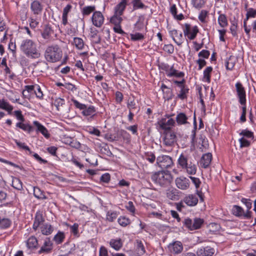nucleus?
I'll return each mask as SVG.
<instances>
[{
	"label": "nucleus",
	"mask_w": 256,
	"mask_h": 256,
	"mask_svg": "<svg viewBox=\"0 0 256 256\" xmlns=\"http://www.w3.org/2000/svg\"><path fill=\"white\" fill-rule=\"evenodd\" d=\"M20 48L21 51L27 56L32 58H38L40 54L36 48V44L32 40L26 39L22 41Z\"/></svg>",
	"instance_id": "nucleus-1"
},
{
	"label": "nucleus",
	"mask_w": 256,
	"mask_h": 256,
	"mask_svg": "<svg viewBox=\"0 0 256 256\" xmlns=\"http://www.w3.org/2000/svg\"><path fill=\"white\" fill-rule=\"evenodd\" d=\"M62 54V50L58 44H52L46 48L44 56L47 62H56L60 60Z\"/></svg>",
	"instance_id": "nucleus-2"
},
{
	"label": "nucleus",
	"mask_w": 256,
	"mask_h": 256,
	"mask_svg": "<svg viewBox=\"0 0 256 256\" xmlns=\"http://www.w3.org/2000/svg\"><path fill=\"white\" fill-rule=\"evenodd\" d=\"M151 178L155 184L166 188L170 185L172 177L170 172L162 170L153 174Z\"/></svg>",
	"instance_id": "nucleus-3"
},
{
	"label": "nucleus",
	"mask_w": 256,
	"mask_h": 256,
	"mask_svg": "<svg viewBox=\"0 0 256 256\" xmlns=\"http://www.w3.org/2000/svg\"><path fill=\"white\" fill-rule=\"evenodd\" d=\"M172 157L167 155H160L156 159V164L162 169L170 168L174 166Z\"/></svg>",
	"instance_id": "nucleus-4"
},
{
	"label": "nucleus",
	"mask_w": 256,
	"mask_h": 256,
	"mask_svg": "<svg viewBox=\"0 0 256 256\" xmlns=\"http://www.w3.org/2000/svg\"><path fill=\"white\" fill-rule=\"evenodd\" d=\"M183 31L185 36H187L190 40H193L196 38L199 30L196 26L192 28L190 24H186Z\"/></svg>",
	"instance_id": "nucleus-5"
},
{
	"label": "nucleus",
	"mask_w": 256,
	"mask_h": 256,
	"mask_svg": "<svg viewBox=\"0 0 256 256\" xmlns=\"http://www.w3.org/2000/svg\"><path fill=\"white\" fill-rule=\"evenodd\" d=\"M236 90L240 103L244 106L246 104V93L244 88L240 82L236 84Z\"/></svg>",
	"instance_id": "nucleus-6"
},
{
	"label": "nucleus",
	"mask_w": 256,
	"mask_h": 256,
	"mask_svg": "<svg viewBox=\"0 0 256 256\" xmlns=\"http://www.w3.org/2000/svg\"><path fill=\"white\" fill-rule=\"evenodd\" d=\"M92 19L93 24L98 28L100 27L104 22V17L100 11L94 12Z\"/></svg>",
	"instance_id": "nucleus-7"
},
{
	"label": "nucleus",
	"mask_w": 256,
	"mask_h": 256,
	"mask_svg": "<svg viewBox=\"0 0 256 256\" xmlns=\"http://www.w3.org/2000/svg\"><path fill=\"white\" fill-rule=\"evenodd\" d=\"M30 9L34 16H40L43 10V6L38 0H34L31 2Z\"/></svg>",
	"instance_id": "nucleus-8"
},
{
	"label": "nucleus",
	"mask_w": 256,
	"mask_h": 256,
	"mask_svg": "<svg viewBox=\"0 0 256 256\" xmlns=\"http://www.w3.org/2000/svg\"><path fill=\"white\" fill-rule=\"evenodd\" d=\"M176 135L174 132L167 131L164 138V144L166 146H172L176 141Z\"/></svg>",
	"instance_id": "nucleus-9"
},
{
	"label": "nucleus",
	"mask_w": 256,
	"mask_h": 256,
	"mask_svg": "<svg viewBox=\"0 0 256 256\" xmlns=\"http://www.w3.org/2000/svg\"><path fill=\"white\" fill-rule=\"evenodd\" d=\"M52 245L53 244L50 238H46L44 240L43 245L38 250V253L41 254L42 253L48 254L52 250Z\"/></svg>",
	"instance_id": "nucleus-10"
},
{
	"label": "nucleus",
	"mask_w": 256,
	"mask_h": 256,
	"mask_svg": "<svg viewBox=\"0 0 256 256\" xmlns=\"http://www.w3.org/2000/svg\"><path fill=\"white\" fill-rule=\"evenodd\" d=\"M175 182L176 186L180 189L184 190L188 189L190 186V180L186 178H177Z\"/></svg>",
	"instance_id": "nucleus-11"
},
{
	"label": "nucleus",
	"mask_w": 256,
	"mask_h": 256,
	"mask_svg": "<svg viewBox=\"0 0 256 256\" xmlns=\"http://www.w3.org/2000/svg\"><path fill=\"white\" fill-rule=\"evenodd\" d=\"M214 249L210 246L201 247L196 251L198 256H212L214 253Z\"/></svg>",
	"instance_id": "nucleus-12"
},
{
	"label": "nucleus",
	"mask_w": 256,
	"mask_h": 256,
	"mask_svg": "<svg viewBox=\"0 0 256 256\" xmlns=\"http://www.w3.org/2000/svg\"><path fill=\"white\" fill-rule=\"evenodd\" d=\"M168 248L170 252L174 254H180L183 250L182 244L179 241H176L170 244Z\"/></svg>",
	"instance_id": "nucleus-13"
},
{
	"label": "nucleus",
	"mask_w": 256,
	"mask_h": 256,
	"mask_svg": "<svg viewBox=\"0 0 256 256\" xmlns=\"http://www.w3.org/2000/svg\"><path fill=\"white\" fill-rule=\"evenodd\" d=\"M158 123L162 130L170 131L171 127L175 124V121L172 118H169L168 120L166 118H162Z\"/></svg>",
	"instance_id": "nucleus-14"
},
{
	"label": "nucleus",
	"mask_w": 256,
	"mask_h": 256,
	"mask_svg": "<svg viewBox=\"0 0 256 256\" xmlns=\"http://www.w3.org/2000/svg\"><path fill=\"white\" fill-rule=\"evenodd\" d=\"M232 214L236 216H244V218H248L250 216V212L247 211L244 213V210L242 208L238 206L234 205L232 208Z\"/></svg>",
	"instance_id": "nucleus-15"
},
{
	"label": "nucleus",
	"mask_w": 256,
	"mask_h": 256,
	"mask_svg": "<svg viewBox=\"0 0 256 256\" xmlns=\"http://www.w3.org/2000/svg\"><path fill=\"white\" fill-rule=\"evenodd\" d=\"M34 125L36 127L37 132H40L46 138H48L50 134L47 129L38 121L35 120L33 122Z\"/></svg>",
	"instance_id": "nucleus-16"
},
{
	"label": "nucleus",
	"mask_w": 256,
	"mask_h": 256,
	"mask_svg": "<svg viewBox=\"0 0 256 256\" xmlns=\"http://www.w3.org/2000/svg\"><path fill=\"white\" fill-rule=\"evenodd\" d=\"M170 34L174 42L179 46L182 43V32L178 33L176 30H173L170 31Z\"/></svg>",
	"instance_id": "nucleus-17"
},
{
	"label": "nucleus",
	"mask_w": 256,
	"mask_h": 256,
	"mask_svg": "<svg viewBox=\"0 0 256 256\" xmlns=\"http://www.w3.org/2000/svg\"><path fill=\"white\" fill-rule=\"evenodd\" d=\"M44 221L42 214L40 212H37L36 214L34 222L32 226V228L34 230H36L40 226Z\"/></svg>",
	"instance_id": "nucleus-18"
},
{
	"label": "nucleus",
	"mask_w": 256,
	"mask_h": 256,
	"mask_svg": "<svg viewBox=\"0 0 256 256\" xmlns=\"http://www.w3.org/2000/svg\"><path fill=\"white\" fill-rule=\"evenodd\" d=\"M183 202L188 206H194L198 204V198L196 195L188 194L184 198Z\"/></svg>",
	"instance_id": "nucleus-19"
},
{
	"label": "nucleus",
	"mask_w": 256,
	"mask_h": 256,
	"mask_svg": "<svg viewBox=\"0 0 256 256\" xmlns=\"http://www.w3.org/2000/svg\"><path fill=\"white\" fill-rule=\"evenodd\" d=\"M96 110L94 106H90L88 107L86 106V108L82 111V114L84 116H90V117L88 118V120L91 121L96 115Z\"/></svg>",
	"instance_id": "nucleus-20"
},
{
	"label": "nucleus",
	"mask_w": 256,
	"mask_h": 256,
	"mask_svg": "<svg viewBox=\"0 0 256 256\" xmlns=\"http://www.w3.org/2000/svg\"><path fill=\"white\" fill-rule=\"evenodd\" d=\"M212 160V154L211 153H207L202 155L200 160V164L204 168H207L210 164Z\"/></svg>",
	"instance_id": "nucleus-21"
},
{
	"label": "nucleus",
	"mask_w": 256,
	"mask_h": 256,
	"mask_svg": "<svg viewBox=\"0 0 256 256\" xmlns=\"http://www.w3.org/2000/svg\"><path fill=\"white\" fill-rule=\"evenodd\" d=\"M127 5L126 0H122L114 8V13L116 14L122 16Z\"/></svg>",
	"instance_id": "nucleus-22"
},
{
	"label": "nucleus",
	"mask_w": 256,
	"mask_h": 256,
	"mask_svg": "<svg viewBox=\"0 0 256 256\" xmlns=\"http://www.w3.org/2000/svg\"><path fill=\"white\" fill-rule=\"evenodd\" d=\"M186 170V172L190 175H194L196 174L197 168L195 164L191 161L187 162L185 168H181Z\"/></svg>",
	"instance_id": "nucleus-23"
},
{
	"label": "nucleus",
	"mask_w": 256,
	"mask_h": 256,
	"mask_svg": "<svg viewBox=\"0 0 256 256\" xmlns=\"http://www.w3.org/2000/svg\"><path fill=\"white\" fill-rule=\"evenodd\" d=\"M166 197L173 200H176L179 198L178 190L176 188H170L166 190Z\"/></svg>",
	"instance_id": "nucleus-24"
},
{
	"label": "nucleus",
	"mask_w": 256,
	"mask_h": 256,
	"mask_svg": "<svg viewBox=\"0 0 256 256\" xmlns=\"http://www.w3.org/2000/svg\"><path fill=\"white\" fill-rule=\"evenodd\" d=\"M40 230L42 234L48 236L52 234L54 229L50 224L45 223L41 226Z\"/></svg>",
	"instance_id": "nucleus-25"
},
{
	"label": "nucleus",
	"mask_w": 256,
	"mask_h": 256,
	"mask_svg": "<svg viewBox=\"0 0 256 256\" xmlns=\"http://www.w3.org/2000/svg\"><path fill=\"white\" fill-rule=\"evenodd\" d=\"M24 122H17L16 124V126L30 134L34 130V128L29 124H24Z\"/></svg>",
	"instance_id": "nucleus-26"
},
{
	"label": "nucleus",
	"mask_w": 256,
	"mask_h": 256,
	"mask_svg": "<svg viewBox=\"0 0 256 256\" xmlns=\"http://www.w3.org/2000/svg\"><path fill=\"white\" fill-rule=\"evenodd\" d=\"M188 162V156L182 153L180 154L178 160V164L180 168H185Z\"/></svg>",
	"instance_id": "nucleus-27"
},
{
	"label": "nucleus",
	"mask_w": 256,
	"mask_h": 256,
	"mask_svg": "<svg viewBox=\"0 0 256 256\" xmlns=\"http://www.w3.org/2000/svg\"><path fill=\"white\" fill-rule=\"evenodd\" d=\"M72 6L68 4H67L63 10V13L62 16V23L64 25L66 26L68 24V14L70 11Z\"/></svg>",
	"instance_id": "nucleus-28"
},
{
	"label": "nucleus",
	"mask_w": 256,
	"mask_h": 256,
	"mask_svg": "<svg viewBox=\"0 0 256 256\" xmlns=\"http://www.w3.org/2000/svg\"><path fill=\"white\" fill-rule=\"evenodd\" d=\"M110 244L112 248L116 250H118L122 247V242L120 238L118 239H111L110 242Z\"/></svg>",
	"instance_id": "nucleus-29"
},
{
	"label": "nucleus",
	"mask_w": 256,
	"mask_h": 256,
	"mask_svg": "<svg viewBox=\"0 0 256 256\" xmlns=\"http://www.w3.org/2000/svg\"><path fill=\"white\" fill-rule=\"evenodd\" d=\"M236 62V58L234 56H230L226 62V68L228 70H232Z\"/></svg>",
	"instance_id": "nucleus-30"
},
{
	"label": "nucleus",
	"mask_w": 256,
	"mask_h": 256,
	"mask_svg": "<svg viewBox=\"0 0 256 256\" xmlns=\"http://www.w3.org/2000/svg\"><path fill=\"white\" fill-rule=\"evenodd\" d=\"M188 116L183 112L178 114L176 117V121L180 125L188 124Z\"/></svg>",
	"instance_id": "nucleus-31"
},
{
	"label": "nucleus",
	"mask_w": 256,
	"mask_h": 256,
	"mask_svg": "<svg viewBox=\"0 0 256 256\" xmlns=\"http://www.w3.org/2000/svg\"><path fill=\"white\" fill-rule=\"evenodd\" d=\"M53 32H54L51 26L48 24L44 26V30L42 33V36L44 39L47 40L50 37Z\"/></svg>",
	"instance_id": "nucleus-32"
},
{
	"label": "nucleus",
	"mask_w": 256,
	"mask_h": 256,
	"mask_svg": "<svg viewBox=\"0 0 256 256\" xmlns=\"http://www.w3.org/2000/svg\"><path fill=\"white\" fill-rule=\"evenodd\" d=\"M0 108L6 110L8 114H10L13 110V106L4 99H2L0 100Z\"/></svg>",
	"instance_id": "nucleus-33"
},
{
	"label": "nucleus",
	"mask_w": 256,
	"mask_h": 256,
	"mask_svg": "<svg viewBox=\"0 0 256 256\" xmlns=\"http://www.w3.org/2000/svg\"><path fill=\"white\" fill-rule=\"evenodd\" d=\"M166 75L168 77L183 78L184 74L183 72H179L177 70L174 69V67L172 66L170 67V72L166 73Z\"/></svg>",
	"instance_id": "nucleus-34"
},
{
	"label": "nucleus",
	"mask_w": 256,
	"mask_h": 256,
	"mask_svg": "<svg viewBox=\"0 0 256 256\" xmlns=\"http://www.w3.org/2000/svg\"><path fill=\"white\" fill-rule=\"evenodd\" d=\"M38 242L36 238L34 236H30L26 242V245L28 248H35L37 247Z\"/></svg>",
	"instance_id": "nucleus-35"
},
{
	"label": "nucleus",
	"mask_w": 256,
	"mask_h": 256,
	"mask_svg": "<svg viewBox=\"0 0 256 256\" xmlns=\"http://www.w3.org/2000/svg\"><path fill=\"white\" fill-rule=\"evenodd\" d=\"M180 92L177 95V98L182 100L187 98V94L189 92V88L188 86H182L180 88Z\"/></svg>",
	"instance_id": "nucleus-36"
},
{
	"label": "nucleus",
	"mask_w": 256,
	"mask_h": 256,
	"mask_svg": "<svg viewBox=\"0 0 256 256\" xmlns=\"http://www.w3.org/2000/svg\"><path fill=\"white\" fill-rule=\"evenodd\" d=\"M132 4L133 6V10L146 9L148 6H145L142 0H132Z\"/></svg>",
	"instance_id": "nucleus-37"
},
{
	"label": "nucleus",
	"mask_w": 256,
	"mask_h": 256,
	"mask_svg": "<svg viewBox=\"0 0 256 256\" xmlns=\"http://www.w3.org/2000/svg\"><path fill=\"white\" fill-rule=\"evenodd\" d=\"M65 238V235L64 232L59 231L54 237L53 240L56 244H62Z\"/></svg>",
	"instance_id": "nucleus-38"
},
{
	"label": "nucleus",
	"mask_w": 256,
	"mask_h": 256,
	"mask_svg": "<svg viewBox=\"0 0 256 256\" xmlns=\"http://www.w3.org/2000/svg\"><path fill=\"white\" fill-rule=\"evenodd\" d=\"M34 195L38 199H46V197L45 196L44 192L38 187H34Z\"/></svg>",
	"instance_id": "nucleus-39"
},
{
	"label": "nucleus",
	"mask_w": 256,
	"mask_h": 256,
	"mask_svg": "<svg viewBox=\"0 0 256 256\" xmlns=\"http://www.w3.org/2000/svg\"><path fill=\"white\" fill-rule=\"evenodd\" d=\"M218 20L219 25L222 28L226 27L228 25L227 18L224 14H220Z\"/></svg>",
	"instance_id": "nucleus-40"
},
{
	"label": "nucleus",
	"mask_w": 256,
	"mask_h": 256,
	"mask_svg": "<svg viewBox=\"0 0 256 256\" xmlns=\"http://www.w3.org/2000/svg\"><path fill=\"white\" fill-rule=\"evenodd\" d=\"M144 16L140 15L138 16V20L134 24L136 29L137 30H140L144 27Z\"/></svg>",
	"instance_id": "nucleus-41"
},
{
	"label": "nucleus",
	"mask_w": 256,
	"mask_h": 256,
	"mask_svg": "<svg viewBox=\"0 0 256 256\" xmlns=\"http://www.w3.org/2000/svg\"><path fill=\"white\" fill-rule=\"evenodd\" d=\"M121 16L120 15L116 14L114 13V16H112L110 19V22L114 26L120 24L123 20Z\"/></svg>",
	"instance_id": "nucleus-42"
},
{
	"label": "nucleus",
	"mask_w": 256,
	"mask_h": 256,
	"mask_svg": "<svg viewBox=\"0 0 256 256\" xmlns=\"http://www.w3.org/2000/svg\"><path fill=\"white\" fill-rule=\"evenodd\" d=\"M136 250L137 252V253L140 256L142 255L145 253V252H146L145 248H144V246L141 240H136Z\"/></svg>",
	"instance_id": "nucleus-43"
},
{
	"label": "nucleus",
	"mask_w": 256,
	"mask_h": 256,
	"mask_svg": "<svg viewBox=\"0 0 256 256\" xmlns=\"http://www.w3.org/2000/svg\"><path fill=\"white\" fill-rule=\"evenodd\" d=\"M118 222L121 226L126 227L130 224V220L124 216H120L118 218Z\"/></svg>",
	"instance_id": "nucleus-44"
},
{
	"label": "nucleus",
	"mask_w": 256,
	"mask_h": 256,
	"mask_svg": "<svg viewBox=\"0 0 256 256\" xmlns=\"http://www.w3.org/2000/svg\"><path fill=\"white\" fill-rule=\"evenodd\" d=\"M74 44L78 50H82L83 49L84 42L82 38L78 37L74 38Z\"/></svg>",
	"instance_id": "nucleus-45"
},
{
	"label": "nucleus",
	"mask_w": 256,
	"mask_h": 256,
	"mask_svg": "<svg viewBox=\"0 0 256 256\" xmlns=\"http://www.w3.org/2000/svg\"><path fill=\"white\" fill-rule=\"evenodd\" d=\"M212 70V68L208 66L204 71V78L208 83L210 82V74Z\"/></svg>",
	"instance_id": "nucleus-46"
},
{
	"label": "nucleus",
	"mask_w": 256,
	"mask_h": 256,
	"mask_svg": "<svg viewBox=\"0 0 256 256\" xmlns=\"http://www.w3.org/2000/svg\"><path fill=\"white\" fill-rule=\"evenodd\" d=\"M164 98L168 100H172L174 96L172 90L170 88H168L163 92Z\"/></svg>",
	"instance_id": "nucleus-47"
},
{
	"label": "nucleus",
	"mask_w": 256,
	"mask_h": 256,
	"mask_svg": "<svg viewBox=\"0 0 256 256\" xmlns=\"http://www.w3.org/2000/svg\"><path fill=\"white\" fill-rule=\"evenodd\" d=\"M204 220L200 218H195L193 220V230H197L201 228L202 225L204 224Z\"/></svg>",
	"instance_id": "nucleus-48"
},
{
	"label": "nucleus",
	"mask_w": 256,
	"mask_h": 256,
	"mask_svg": "<svg viewBox=\"0 0 256 256\" xmlns=\"http://www.w3.org/2000/svg\"><path fill=\"white\" fill-rule=\"evenodd\" d=\"M12 186L18 190L22 189V184L21 180L18 178H14L12 182Z\"/></svg>",
	"instance_id": "nucleus-49"
},
{
	"label": "nucleus",
	"mask_w": 256,
	"mask_h": 256,
	"mask_svg": "<svg viewBox=\"0 0 256 256\" xmlns=\"http://www.w3.org/2000/svg\"><path fill=\"white\" fill-rule=\"evenodd\" d=\"M118 213L116 212L108 211L106 214V220L110 222H114L117 218Z\"/></svg>",
	"instance_id": "nucleus-50"
},
{
	"label": "nucleus",
	"mask_w": 256,
	"mask_h": 256,
	"mask_svg": "<svg viewBox=\"0 0 256 256\" xmlns=\"http://www.w3.org/2000/svg\"><path fill=\"white\" fill-rule=\"evenodd\" d=\"M68 141H70V142H64L66 144H69L70 146L79 149L80 146V144L78 141H77L75 139H72V138H68Z\"/></svg>",
	"instance_id": "nucleus-51"
},
{
	"label": "nucleus",
	"mask_w": 256,
	"mask_h": 256,
	"mask_svg": "<svg viewBox=\"0 0 256 256\" xmlns=\"http://www.w3.org/2000/svg\"><path fill=\"white\" fill-rule=\"evenodd\" d=\"M95 9L96 7L94 6H84L82 10V14L84 16H88L90 13L94 12Z\"/></svg>",
	"instance_id": "nucleus-52"
},
{
	"label": "nucleus",
	"mask_w": 256,
	"mask_h": 256,
	"mask_svg": "<svg viewBox=\"0 0 256 256\" xmlns=\"http://www.w3.org/2000/svg\"><path fill=\"white\" fill-rule=\"evenodd\" d=\"M12 224L11 220L7 218H1V220L0 222V227L2 228H8Z\"/></svg>",
	"instance_id": "nucleus-53"
},
{
	"label": "nucleus",
	"mask_w": 256,
	"mask_h": 256,
	"mask_svg": "<svg viewBox=\"0 0 256 256\" xmlns=\"http://www.w3.org/2000/svg\"><path fill=\"white\" fill-rule=\"evenodd\" d=\"M145 158L150 164H154L156 160V156L152 152H147L145 153Z\"/></svg>",
	"instance_id": "nucleus-54"
},
{
	"label": "nucleus",
	"mask_w": 256,
	"mask_h": 256,
	"mask_svg": "<svg viewBox=\"0 0 256 256\" xmlns=\"http://www.w3.org/2000/svg\"><path fill=\"white\" fill-rule=\"evenodd\" d=\"M204 4V0H192V4L196 8L200 9Z\"/></svg>",
	"instance_id": "nucleus-55"
},
{
	"label": "nucleus",
	"mask_w": 256,
	"mask_h": 256,
	"mask_svg": "<svg viewBox=\"0 0 256 256\" xmlns=\"http://www.w3.org/2000/svg\"><path fill=\"white\" fill-rule=\"evenodd\" d=\"M208 16V12L206 10H202L200 12L198 18L200 21L202 23L206 22V18Z\"/></svg>",
	"instance_id": "nucleus-56"
},
{
	"label": "nucleus",
	"mask_w": 256,
	"mask_h": 256,
	"mask_svg": "<svg viewBox=\"0 0 256 256\" xmlns=\"http://www.w3.org/2000/svg\"><path fill=\"white\" fill-rule=\"evenodd\" d=\"M131 40L133 41H137L142 40L144 38V36L141 33L136 32L135 34H130Z\"/></svg>",
	"instance_id": "nucleus-57"
},
{
	"label": "nucleus",
	"mask_w": 256,
	"mask_h": 256,
	"mask_svg": "<svg viewBox=\"0 0 256 256\" xmlns=\"http://www.w3.org/2000/svg\"><path fill=\"white\" fill-rule=\"evenodd\" d=\"M64 103V100L60 98H56L53 102V104L56 108L58 110H60V107L63 106Z\"/></svg>",
	"instance_id": "nucleus-58"
},
{
	"label": "nucleus",
	"mask_w": 256,
	"mask_h": 256,
	"mask_svg": "<svg viewBox=\"0 0 256 256\" xmlns=\"http://www.w3.org/2000/svg\"><path fill=\"white\" fill-rule=\"evenodd\" d=\"M256 17V10L252 8H249L247 10L246 20H248L250 18Z\"/></svg>",
	"instance_id": "nucleus-59"
},
{
	"label": "nucleus",
	"mask_w": 256,
	"mask_h": 256,
	"mask_svg": "<svg viewBox=\"0 0 256 256\" xmlns=\"http://www.w3.org/2000/svg\"><path fill=\"white\" fill-rule=\"evenodd\" d=\"M35 87L34 94H36V98L40 99H42L44 94L40 86L38 84H35Z\"/></svg>",
	"instance_id": "nucleus-60"
},
{
	"label": "nucleus",
	"mask_w": 256,
	"mask_h": 256,
	"mask_svg": "<svg viewBox=\"0 0 256 256\" xmlns=\"http://www.w3.org/2000/svg\"><path fill=\"white\" fill-rule=\"evenodd\" d=\"M16 143L20 148L24 149L26 150H28L30 154H32V152L30 150L29 147L28 146H26L25 144V143L21 142H20L18 141L17 140H16Z\"/></svg>",
	"instance_id": "nucleus-61"
},
{
	"label": "nucleus",
	"mask_w": 256,
	"mask_h": 256,
	"mask_svg": "<svg viewBox=\"0 0 256 256\" xmlns=\"http://www.w3.org/2000/svg\"><path fill=\"white\" fill-rule=\"evenodd\" d=\"M184 226L190 230H193V220L190 218H186L184 220Z\"/></svg>",
	"instance_id": "nucleus-62"
},
{
	"label": "nucleus",
	"mask_w": 256,
	"mask_h": 256,
	"mask_svg": "<svg viewBox=\"0 0 256 256\" xmlns=\"http://www.w3.org/2000/svg\"><path fill=\"white\" fill-rule=\"evenodd\" d=\"M19 16L21 20L25 21L27 18V12L26 9L23 8L19 11Z\"/></svg>",
	"instance_id": "nucleus-63"
},
{
	"label": "nucleus",
	"mask_w": 256,
	"mask_h": 256,
	"mask_svg": "<svg viewBox=\"0 0 256 256\" xmlns=\"http://www.w3.org/2000/svg\"><path fill=\"white\" fill-rule=\"evenodd\" d=\"M163 50L168 53L172 54L174 52V47L171 44H165L163 48Z\"/></svg>",
	"instance_id": "nucleus-64"
}]
</instances>
